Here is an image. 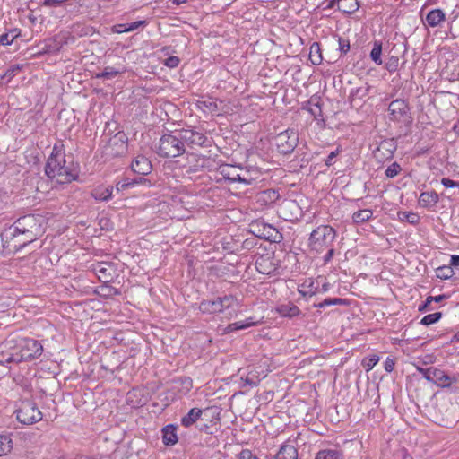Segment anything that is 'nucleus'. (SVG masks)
Returning a JSON list of instances; mask_svg holds the SVG:
<instances>
[{"label": "nucleus", "instance_id": "49", "mask_svg": "<svg viewBox=\"0 0 459 459\" xmlns=\"http://www.w3.org/2000/svg\"><path fill=\"white\" fill-rule=\"evenodd\" d=\"M134 187V183L132 179L126 178L122 181L118 182L116 186V189L117 192L124 191L127 188Z\"/></svg>", "mask_w": 459, "mask_h": 459}, {"label": "nucleus", "instance_id": "36", "mask_svg": "<svg viewBox=\"0 0 459 459\" xmlns=\"http://www.w3.org/2000/svg\"><path fill=\"white\" fill-rule=\"evenodd\" d=\"M373 215V212L369 209L359 210L353 213L352 221L354 223H363L368 221Z\"/></svg>", "mask_w": 459, "mask_h": 459}, {"label": "nucleus", "instance_id": "56", "mask_svg": "<svg viewBox=\"0 0 459 459\" xmlns=\"http://www.w3.org/2000/svg\"><path fill=\"white\" fill-rule=\"evenodd\" d=\"M325 250H327V252L323 257L324 264H328L333 259L335 254V249L333 248V246L327 247Z\"/></svg>", "mask_w": 459, "mask_h": 459}, {"label": "nucleus", "instance_id": "62", "mask_svg": "<svg viewBox=\"0 0 459 459\" xmlns=\"http://www.w3.org/2000/svg\"><path fill=\"white\" fill-rule=\"evenodd\" d=\"M394 360L391 358H387L386 360L385 361V369L387 372H392L394 368Z\"/></svg>", "mask_w": 459, "mask_h": 459}, {"label": "nucleus", "instance_id": "23", "mask_svg": "<svg viewBox=\"0 0 459 459\" xmlns=\"http://www.w3.org/2000/svg\"><path fill=\"white\" fill-rule=\"evenodd\" d=\"M439 201V196L435 191L422 192L419 197V204L424 208L435 206Z\"/></svg>", "mask_w": 459, "mask_h": 459}, {"label": "nucleus", "instance_id": "14", "mask_svg": "<svg viewBox=\"0 0 459 459\" xmlns=\"http://www.w3.org/2000/svg\"><path fill=\"white\" fill-rule=\"evenodd\" d=\"M181 139L183 140L184 145L187 144L189 147L204 146L207 141V137L204 134L193 130V129H183L180 130Z\"/></svg>", "mask_w": 459, "mask_h": 459}, {"label": "nucleus", "instance_id": "55", "mask_svg": "<svg viewBox=\"0 0 459 459\" xmlns=\"http://www.w3.org/2000/svg\"><path fill=\"white\" fill-rule=\"evenodd\" d=\"M450 265L456 271L458 276H455V280L459 279V255H453L450 258Z\"/></svg>", "mask_w": 459, "mask_h": 459}, {"label": "nucleus", "instance_id": "61", "mask_svg": "<svg viewBox=\"0 0 459 459\" xmlns=\"http://www.w3.org/2000/svg\"><path fill=\"white\" fill-rule=\"evenodd\" d=\"M431 303H432L431 299H429V297H428L426 299V300L424 301V303L419 306V311L424 312V311L432 310L433 308L430 307Z\"/></svg>", "mask_w": 459, "mask_h": 459}, {"label": "nucleus", "instance_id": "25", "mask_svg": "<svg viewBox=\"0 0 459 459\" xmlns=\"http://www.w3.org/2000/svg\"><path fill=\"white\" fill-rule=\"evenodd\" d=\"M276 311L284 317L293 318L298 316L301 311L300 309L293 303L288 302L287 304H281L277 307Z\"/></svg>", "mask_w": 459, "mask_h": 459}, {"label": "nucleus", "instance_id": "27", "mask_svg": "<svg viewBox=\"0 0 459 459\" xmlns=\"http://www.w3.org/2000/svg\"><path fill=\"white\" fill-rule=\"evenodd\" d=\"M200 310L204 313H221V305L219 302L218 298L213 300H203L200 303Z\"/></svg>", "mask_w": 459, "mask_h": 459}, {"label": "nucleus", "instance_id": "34", "mask_svg": "<svg viewBox=\"0 0 459 459\" xmlns=\"http://www.w3.org/2000/svg\"><path fill=\"white\" fill-rule=\"evenodd\" d=\"M21 35L18 29L10 30L0 35V46H9Z\"/></svg>", "mask_w": 459, "mask_h": 459}, {"label": "nucleus", "instance_id": "29", "mask_svg": "<svg viewBox=\"0 0 459 459\" xmlns=\"http://www.w3.org/2000/svg\"><path fill=\"white\" fill-rule=\"evenodd\" d=\"M337 7L345 13H353L359 9V3L357 0H337Z\"/></svg>", "mask_w": 459, "mask_h": 459}, {"label": "nucleus", "instance_id": "47", "mask_svg": "<svg viewBox=\"0 0 459 459\" xmlns=\"http://www.w3.org/2000/svg\"><path fill=\"white\" fill-rule=\"evenodd\" d=\"M379 357L377 355H372L363 359L362 365L367 371L371 370L376 364L378 362Z\"/></svg>", "mask_w": 459, "mask_h": 459}, {"label": "nucleus", "instance_id": "37", "mask_svg": "<svg viewBox=\"0 0 459 459\" xmlns=\"http://www.w3.org/2000/svg\"><path fill=\"white\" fill-rule=\"evenodd\" d=\"M13 447V441L9 436L0 435V456L8 454Z\"/></svg>", "mask_w": 459, "mask_h": 459}, {"label": "nucleus", "instance_id": "50", "mask_svg": "<svg viewBox=\"0 0 459 459\" xmlns=\"http://www.w3.org/2000/svg\"><path fill=\"white\" fill-rule=\"evenodd\" d=\"M241 380L245 382V385H250V386H256L259 383L258 377L255 375H253L252 373H249L245 378L241 377Z\"/></svg>", "mask_w": 459, "mask_h": 459}, {"label": "nucleus", "instance_id": "7", "mask_svg": "<svg viewBox=\"0 0 459 459\" xmlns=\"http://www.w3.org/2000/svg\"><path fill=\"white\" fill-rule=\"evenodd\" d=\"M249 227L250 231L260 238L275 243L281 242L283 238L276 228L264 222L263 220L253 221Z\"/></svg>", "mask_w": 459, "mask_h": 459}, {"label": "nucleus", "instance_id": "51", "mask_svg": "<svg viewBox=\"0 0 459 459\" xmlns=\"http://www.w3.org/2000/svg\"><path fill=\"white\" fill-rule=\"evenodd\" d=\"M338 43H339V50L341 52V55L347 54L351 48L350 41L348 39H342L340 37L338 39Z\"/></svg>", "mask_w": 459, "mask_h": 459}, {"label": "nucleus", "instance_id": "57", "mask_svg": "<svg viewBox=\"0 0 459 459\" xmlns=\"http://www.w3.org/2000/svg\"><path fill=\"white\" fill-rule=\"evenodd\" d=\"M145 21H137L131 23H126L127 32L137 30L140 26L145 25Z\"/></svg>", "mask_w": 459, "mask_h": 459}, {"label": "nucleus", "instance_id": "35", "mask_svg": "<svg viewBox=\"0 0 459 459\" xmlns=\"http://www.w3.org/2000/svg\"><path fill=\"white\" fill-rule=\"evenodd\" d=\"M398 215V219L401 221H406L411 225H416L420 222V216L415 213V212H398L397 213Z\"/></svg>", "mask_w": 459, "mask_h": 459}, {"label": "nucleus", "instance_id": "60", "mask_svg": "<svg viewBox=\"0 0 459 459\" xmlns=\"http://www.w3.org/2000/svg\"><path fill=\"white\" fill-rule=\"evenodd\" d=\"M112 31L114 33H123L127 32L126 23L116 24L112 27Z\"/></svg>", "mask_w": 459, "mask_h": 459}, {"label": "nucleus", "instance_id": "53", "mask_svg": "<svg viewBox=\"0 0 459 459\" xmlns=\"http://www.w3.org/2000/svg\"><path fill=\"white\" fill-rule=\"evenodd\" d=\"M340 152V148H337L336 150L331 152L327 158L325 160V164L327 167L332 166L334 163V159L339 155Z\"/></svg>", "mask_w": 459, "mask_h": 459}, {"label": "nucleus", "instance_id": "12", "mask_svg": "<svg viewBox=\"0 0 459 459\" xmlns=\"http://www.w3.org/2000/svg\"><path fill=\"white\" fill-rule=\"evenodd\" d=\"M425 374L427 375L426 379L428 381L432 382L441 387H448L453 382V378L448 374L434 367L428 368V370L425 372Z\"/></svg>", "mask_w": 459, "mask_h": 459}, {"label": "nucleus", "instance_id": "24", "mask_svg": "<svg viewBox=\"0 0 459 459\" xmlns=\"http://www.w3.org/2000/svg\"><path fill=\"white\" fill-rule=\"evenodd\" d=\"M275 459H298V449L290 444H283L274 455Z\"/></svg>", "mask_w": 459, "mask_h": 459}, {"label": "nucleus", "instance_id": "31", "mask_svg": "<svg viewBox=\"0 0 459 459\" xmlns=\"http://www.w3.org/2000/svg\"><path fill=\"white\" fill-rule=\"evenodd\" d=\"M309 60L313 65H320L323 61L322 51L320 48V44L318 42H314L310 46L309 48Z\"/></svg>", "mask_w": 459, "mask_h": 459}, {"label": "nucleus", "instance_id": "52", "mask_svg": "<svg viewBox=\"0 0 459 459\" xmlns=\"http://www.w3.org/2000/svg\"><path fill=\"white\" fill-rule=\"evenodd\" d=\"M238 459H259L250 449H242L238 455Z\"/></svg>", "mask_w": 459, "mask_h": 459}, {"label": "nucleus", "instance_id": "43", "mask_svg": "<svg viewBox=\"0 0 459 459\" xmlns=\"http://www.w3.org/2000/svg\"><path fill=\"white\" fill-rule=\"evenodd\" d=\"M118 74L119 71L116 70L114 67L107 66L101 73L98 74L96 77L105 80H110L115 78Z\"/></svg>", "mask_w": 459, "mask_h": 459}, {"label": "nucleus", "instance_id": "2", "mask_svg": "<svg viewBox=\"0 0 459 459\" xmlns=\"http://www.w3.org/2000/svg\"><path fill=\"white\" fill-rule=\"evenodd\" d=\"M45 174L49 178H57V182H71L78 177L77 169L67 166L62 146L54 145L45 166Z\"/></svg>", "mask_w": 459, "mask_h": 459}, {"label": "nucleus", "instance_id": "16", "mask_svg": "<svg viewBox=\"0 0 459 459\" xmlns=\"http://www.w3.org/2000/svg\"><path fill=\"white\" fill-rule=\"evenodd\" d=\"M131 169L135 174L146 176L152 172V165L145 156L138 155L132 160Z\"/></svg>", "mask_w": 459, "mask_h": 459}, {"label": "nucleus", "instance_id": "3", "mask_svg": "<svg viewBox=\"0 0 459 459\" xmlns=\"http://www.w3.org/2000/svg\"><path fill=\"white\" fill-rule=\"evenodd\" d=\"M22 335L18 333H10L0 343V364L22 363Z\"/></svg>", "mask_w": 459, "mask_h": 459}, {"label": "nucleus", "instance_id": "8", "mask_svg": "<svg viewBox=\"0 0 459 459\" xmlns=\"http://www.w3.org/2000/svg\"><path fill=\"white\" fill-rule=\"evenodd\" d=\"M274 142L280 153L290 154L299 143V134L294 129H287L278 134Z\"/></svg>", "mask_w": 459, "mask_h": 459}, {"label": "nucleus", "instance_id": "22", "mask_svg": "<svg viewBox=\"0 0 459 459\" xmlns=\"http://www.w3.org/2000/svg\"><path fill=\"white\" fill-rule=\"evenodd\" d=\"M369 87L368 85H362L356 89H352L349 95V100L351 105H359L364 98L368 94Z\"/></svg>", "mask_w": 459, "mask_h": 459}, {"label": "nucleus", "instance_id": "32", "mask_svg": "<svg viewBox=\"0 0 459 459\" xmlns=\"http://www.w3.org/2000/svg\"><path fill=\"white\" fill-rule=\"evenodd\" d=\"M343 453L338 449H325L319 451L315 459H343Z\"/></svg>", "mask_w": 459, "mask_h": 459}, {"label": "nucleus", "instance_id": "38", "mask_svg": "<svg viewBox=\"0 0 459 459\" xmlns=\"http://www.w3.org/2000/svg\"><path fill=\"white\" fill-rule=\"evenodd\" d=\"M381 55H382V43L380 41H375L373 48L370 52V57L378 65H382V63H383Z\"/></svg>", "mask_w": 459, "mask_h": 459}, {"label": "nucleus", "instance_id": "9", "mask_svg": "<svg viewBox=\"0 0 459 459\" xmlns=\"http://www.w3.org/2000/svg\"><path fill=\"white\" fill-rule=\"evenodd\" d=\"M389 118L392 121L411 124L412 118L410 115V107L407 101L396 99L388 106Z\"/></svg>", "mask_w": 459, "mask_h": 459}, {"label": "nucleus", "instance_id": "46", "mask_svg": "<svg viewBox=\"0 0 459 459\" xmlns=\"http://www.w3.org/2000/svg\"><path fill=\"white\" fill-rule=\"evenodd\" d=\"M402 171V168L400 164L397 162L392 163L390 166L387 167V169L385 171V174L386 178H393L395 176H397Z\"/></svg>", "mask_w": 459, "mask_h": 459}, {"label": "nucleus", "instance_id": "4", "mask_svg": "<svg viewBox=\"0 0 459 459\" xmlns=\"http://www.w3.org/2000/svg\"><path fill=\"white\" fill-rule=\"evenodd\" d=\"M337 237L336 230L330 225H319L309 235L308 247L311 251L324 252L327 247L333 246Z\"/></svg>", "mask_w": 459, "mask_h": 459}, {"label": "nucleus", "instance_id": "18", "mask_svg": "<svg viewBox=\"0 0 459 459\" xmlns=\"http://www.w3.org/2000/svg\"><path fill=\"white\" fill-rule=\"evenodd\" d=\"M188 169L186 172H196L206 167L210 162V159L205 156L197 155L195 153L187 154Z\"/></svg>", "mask_w": 459, "mask_h": 459}, {"label": "nucleus", "instance_id": "21", "mask_svg": "<svg viewBox=\"0 0 459 459\" xmlns=\"http://www.w3.org/2000/svg\"><path fill=\"white\" fill-rule=\"evenodd\" d=\"M162 440L166 446H174L178 443L177 427L169 424L162 429Z\"/></svg>", "mask_w": 459, "mask_h": 459}, {"label": "nucleus", "instance_id": "45", "mask_svg": "<svg viewBox=\"0 0 459 459\" xmlns=\"http://www.w3.org/2000/svg\"><path fill=\"white\" fill-rule=\"evenodd\" d=\"M94 271L100 280L108 281V278L110 277V273H108V269L106 268L105 264L100 263L97 264Z\"/></svg>", "mask_w": 459, "mask_h": 459}, {"label": "nucleus", "instance_id": "11", "mask_svg": "<svg viewBox=\"0 0 459 459\" xmlns=\"http://www.w3.org/2000/svg\"><path fill=\"white\" fill-rule=\"evenodd\" d=\"M396 149L397 143L394 138L384 139L374 151V156L379 161L387 160L393 158Z\"/></svg>", "mask_w": 459, "mask_h": 459}, {"label": "nucleus", "instance_id": "64", "mask_svg": "<svg viewBox=\"0 0 459 459\" xmlns=\"http://www.w3.org/2000/svg\"><path fill=\"white\" fill-rule=\"evenodd\" d=\"M17 70H20V66L18 65H13L7 70L6 75L12 77Z\"/></svg>", "mask_w": 459, "mask_h": 459}, {"label": "nucleus", "instance_id": "26", "mask_svg": "<svg viewBox=\"0 0 459 459\" xmlns=\"http://www.w3.org/2000/svg\"><path fill=\"white\" fill-rule=\"evenodd\" d=\"M203 411H204L199 408H192L185 416L181 418V425L185 428L191 427L201 418Z\"/></svg>", "mask_w": 459, "mask_h": 459}, {"label": "nucleus", "instance_id": "17", "mask_svg": "<svg viewBox=\"0 0 459 459\" xmlns=\"http://www.w3.org/2000/svg\"><path fill=\"white\" fill-rule=\"evenodd\" d=\"M279 198V193L272 188L260 191L255 196V203L262 208L270 206L271 204H274Z\"/></svg>", "mask_w": 459, "mask_h": 459}, {"label": "nucleus", "instance_id": "59", "mask_svg": "<svg viewBox=\"0 0 459 459\" xmlns=\"http://www.w3.org/2000/svg\"><path fill=\"white\" fill-rule=\"evenodd\" d=\"M204 106L206 107L210 112L216 113L219 111V108L216 102L214 101H204Z\"/></svg>", "mask_w": 459, "mask_h": 459}, {"label": "nucleus", "instance_id": "15", "mask_svg": "<svg viewBox=\"0 0 459 459\" xmlns=\"http://www.w3.org/2000/svg\"><path fill=\"white\" fill-rule=\"evenodd\" d=\"M240 165L222 164L218 169V173L228 183L240 182Z\"/></svg>", "mask_w": 459, "mask_h": 459}, {"label": "nucleus", "instance_id": "63", "mask_svg": "<svg viewBox=\"0 0 459 459\" xmlns=\"http://www.w3.org/2000/svg\"><path fill=\"white\" fill-rule=\"evenodd\" d=\"M132 182L134 183V186H137V185H143V184L150 185V181L148 179L143 178V176H140V175H139V177L133 178Z\"/></svg>", "mask_w": 459, "mask_h": 459}, {"label": "nucleus", "instance_id": "42", "mask_svg": "<svg viewBox=\"0 0 459 459\" xmlns=\"http://www.w3.org/2000/svg\"><path fill=\"white\" fill-rule=\"evenodd\" d=\"M126 141L127 138L124 134H117L113 139L110 140L109 145H118V148L120 149L121 152H124L126 149Z\"/></svg>", "mask_w": 459, "mask_h": 459}, {"label": "nucleus", "instance_id": "20", "mask_svg": "<svg viewBox=\"0 0 459 459\" xmlns=\"http://www.w3.org/2000/svg\"><path fill=\"white\" fill-rule=\"evenodd\" d=\"M423 21L429 27H437L446 21V13L441 9H433L427 13Z\"/></svg>", "mask_w": 459, "mask_h": 459}, {"label": "nucleus", "instance_id": "40", "mask_svg": "<svg viewBox=\"0 0 459 459\" xmlns=\"http://www.w3.org/2000/svg\"><path fill=\"white\" fill-rule=\"evenodd\" d=\"M349 302L347 299H340V298H327V299H325L322 302L315 305V307H327V306H332V305H347Z\"/></svg>", "mask_w": 459, "mask_h": 459}, {"label": "nucleus", "instance_id": "48", "mask_svg": "<svg viewBox=\"0 0 459 459\" xmlns=\"http://www.w3.org/2000/svg\"><path fill=\"white\" fill-rule=\"evenodd\" d=\"M399 65V58L397 56H392L388 58L385 68L390 72H395L398 69Z\"/></svg>", "mask_w": 459, "mask_h": 459}, {"label": "nucleus", "instance_id": "41", "mask_svg": "<svg viewBox=\"0 0 459 459\" xmlns=\"http://www.w3.org/2000/svg\"><path fill=\"white\" fill-rule=\"evenodd\" d=\"M219 302L221 305V311L232 307L237 303V299L233 295H224L218 297Z\"/></svg>", "mask_w": 459, "mask_h": 459}, {"label": "nucleus", "instance_id": "54", "mask_svg": "<svg viewBox=\"0 0 459 459\" xmlns=\"http://www.w3.org/2000/svg\"><path fill=\"white\" fill-rule=\"evenodd\" d=\"M180 59L178 56H171L165 59L164 65L169 68H175L179 65Z\"/></svg>", "mask_w": 459, "mask_h": 459}, {"label": "nucleus", "instance_id": "13", "mask_svg": "<svg viewBox=\"0 0 459 459\" xmlns=\"http://www.w3.org/2000/svg\"><path fill=\"white\" fill-rule=\"evenodd\" d=\"M256 270L265 275L278 274V261H275L274 257L266 255H261L255 261Z\"/></svg>", "mask_w": 459, "mask_h": 459}, {"label": "nucleus", "instance_id": "58", "mask_svg": "<svg viewBox=\"0 0 459 459\" xmlns=\"http://www.w3.org/2000/svg\"><path fill=\"white\" fill-rule=\"evenodd\" d=\"M441 184L445 186V187H458L459 186V182H456V181H454L448 178H443L441 179Z\"/></svg>", "mask_w": 459, "mask_h": 459}, {"label": "nucleus", "instance_id": "28", "mask_svg": "<svg viewBox=\"0 0 459 459\" xmlns=\"http://www.w3.org/2000/svg\"><path fill=\"white\" fill-rule=\"evenodd\" d=\"M113 187L99 186L92 190L91 195L98 201H108L112 198Z\"/></svg>", "mask_w": 459, "mask_h": 459}, {"label": "nucleus", "instance_id": "6", "mask_svg": "<svg viewBox=\"0 0 459 459\" xmlns=\"http://www.w3.org/2000/svg\"><path fill=\"white\" fill-rule=\"evenodd\" d=\"M16 419L24 425H31L42 420V413L32 400H23L15 411Z\"/></svg>", "mask_w": 459, "mask_h": 459}, {"label": "nucleus", "instance_id": "39", "mask_svg": "<svg viewBox=\"0 0 459 459\" xmlns=\"http://www.w3.org/2000/svg\"><path fill=\"white\" fill-rule=\"evenodd\" d=\"M254 325H255V322H251V321H247V322L238 321V322H234V323L228 325L225 331L227 333H230V332H234V331H238V330H244V329H247L249 326Z\"/></svg>", "mask_w": 459, "mask_h": 459}, {"label": "nucleus", "instance_id": "1", "mask_svg": "<svg viewBox=\"0 0 459 459\" xmlns=\"http://www.w3.org/2000/svg\"><path fill=\"white\" fill-rule=\"evenodd\" d=\"M40 221V218H36L32 214L19 218L13 225L3 231L1 234L2 241L9 243L13 240L17 235H24L25 240L20 244L17 249L22 248L38 238L41 231Z\"/></svg>", "mask_w": 459, "mask_h": 459}, {"label": "nucleus", "instance_id": "19", "mask_svg": "<svg viewBox=\"0 0 459 459\" xmlns=\"http://www.w3.org/2000/svg\"><path fill=\"white\" fill-rule=\"evenodd\" d=\"M240 182L245 185H251L261 177V171L258 168L248 166L242 167L240 169Z\"/></svg>", "mask_w": 459, "mask_h": 459}, {"label": "nucleus", "instance_id": "10", "mask_svg": "<svg viewBox=\"0 0 459 459\" xmlns=\"http://www.w3.org/2000/svg\"><path fill=\"white\" fill-rule=\"evenodd\" d=\"M22 362L31 361L39 358L43 352L42 344L30 337L22 336Z\"/></svg>", "mask_w": 459, "mask_h": 459}, {"label": "nucleus", "instance_id": "30", "mask_svg": "<svg viewBox=\"0 0 459 459\" xmlns=\"http://www.w3.org/2000/svg\"><path fill=\"white\" fill-rule=\"evenodd\" d=\"M436 276L442 280L455 279L458 276L454 267L450 265H443L436 269Z\"/></svg>", "mask_w": 459, "mask_h": 459}, {"label": "nucleus", "instance_id": "44", "mask_svg": "<svg viewBox=\"0 0 459 459\" xmlns=\"http://www.w3.org/2000/svg\"><path fill=\"white\" fill-rule=\"evenodd\" d=\"M441 317H442L441 312H435L432 314H429L421 319L420 324L423 325H433V324L438 322Z\"/></svg>", "mask_w": 459, "mask_h": 459}, {"label": "nucleus", "instance_id": "33", "mask_svg": "<svg viewBox=\"0 0 459 459\" xmlns=\"http://www.w3.org/2000/svg\"><path fill=\"white\" fill-rule=\"evenodd\" d=\"M308 103L313 106L309 108L308 111L314 117V118L316 120H324L322 113V103L320 102L319 98L312 97Z\"/></svg>", "mask_w": 459, "mask_h": 459}, {"label": "nucleus", "instance_id": "5", "mask_svg": "<svg viewBox=\"0 0 459 459\" xmlns=\"http://www.w3.org/2000/svg\"><path fill=\"white\" fill-rule=\"evenodd\" d=\"M186 152L180 131L166 134L160 138L158 155L162 158H176Z\"/></svg>", "mask_w": 459, "mask_h": 459}]
</instances>
